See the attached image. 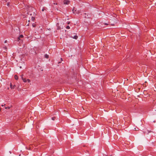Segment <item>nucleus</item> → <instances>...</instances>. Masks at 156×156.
Masks as SVG:
<instances>
[{
    "instance_id": "15",
    "label": "nucleus",
    "mask_w": 156,
    "mask_h": 156,
    "mask_svg": "<svg viewBox=\"0 0 156 156\" xmlns=\"http://www.w3.org/2000/svg\"><path fill=\"white\" fill-rule=\"evenodd\" d=\"M27 14H30V15H32V13H30V12H27Z\"/></svg>"
},
{
    "instance_id": "22",
    "label": "nucleus",
    "mask_w": 156,
    "mask_h": 156,
    "mask_svg": "<svg viewBox=\"0 0 156 156\" xmlns=\"http://www.w3.org/2000/svg\"><path fill=\"white\" fill-rule=\"evenodd\" d=\"M60 59H61V61H62V60H63L62 58H61Z\"/></svg>"
},
{
    "instance_id": "13",
    "label": "nucleus",
    "mask_w": 156,
    "mask_h": 156,
    "mask_svg": "<svg viewBox=\"0 0 156 156\" xmlns=\"http://www.w3.org/2000/svg\"><path fill=\"white\" fill-rule=\"evenodd\" d=\"M27 81L28 83H30V80L29 79H27Z\"/></svg>"
},
{
    "instance_id": "5",
    "label": "nucleus",
    "mask_w": 156,
    "mask_h": 156,
    "mask_svg": "<svg viewBox=\"0 0 156 156\" xmlns=\"http://www.w3.org/2000/svg\"><path fill=\"white\" fill-rule=\"evenodd\" d=\"M144 133L145 134H148L150 132L148 130H146V131H144Z\"/></svg>"
},
{
    "instance_id": "9",
    "label": "nucleus",
    "mask_w": 156,
    "mask_h": 156,
    "mask_svg": "<svg viewBox=\"0 0 156 156\" xmlns=\"http://www.w3.org/2000/svg\"><path fill=\"white\" fill-rule=\"evenodd\" d=\"M44 10H46V9H45V7H43V8H42V11H44Z\"/></svg>"
},
{
    "instance_id": "24",
    "label": "nucleus",
    "mask_w": 156,
    "mask_h": 156,
    "mask_svg": "<svg viewBox=\"0 0 156 156\" xmlns=\"http://www.w3.org/2000/svg\"><path fill=\"white\" fill-rule=\"evenodd\" d=\"M105 25H108V24L107 23H105Z\"/></svg>"
},
{
    "instance_id": "21",
    "label": "nucleus",
    "mask_w": 156,
    "mask_h": 156,
    "mask_svg": "<svg viewBox=\"0 0 156 156\" xmlns=\"http://www.w3.org/2000/svg\"><path fill=\"white\" fill-rule=\"evenodd\" d=\"M4 48L5 49H6V47H4Z\"/></svg>"
},
{
    "instance_id": "23",
    "label": "nucleus",
    "mask_w": 156,
    "mask_h": 156,
    "mask_svg": "<svg viewBox=\"0 0 156 156\" xmlns=\"http://www.w3.org/2000/svg\"><path fill=\"white\" fill-rule=\"evenodd\" d=\"M70 23V22H68L67 24H69Z\"/></svg>"
},
{
    "instance_id": "27",
    "label": "nucleus",
    "mask_w": 156,
    "mask_h": 156,
    "mask_svg": "<svg viewBox=\"0 0 156 156\" xmlns=\"http://www.w3.org/2000/svg\"><path fill=\"white\" fill-rule=\"evenodd\" d=\"M2 106H4V105H2Z\"/></svg>"
},
{
    "instance_id": "7",
    "label": "nucleus",
    "mask_w": 156,
    "mask_h": 156,
    "mask_svg": "<svg viewBox=\"0 0 156 156\" xmlns=\"http://www.w3.org/2000/svg\"><path fill=\"white\" fill-rule=\"evenodd\" d=\"M44 57L46 58H49V55H48L46 54L44 55Z\"/></svg>"
},
{
    "instance_id": "8",
    "label": "nucleus",
    "mask_w": 156,
    "mask_h": 156,
    "mask_svg": "<svg viewBox=\"0 0 156 156\" xmlns=\"http://www.w3.org/2000/svg\"><path fill=\"white\" fill-rule=\"evenodd\" d=\"M19 37L21 38H23V36L22 34L20 35V36H19Z\"/></svg>"
},
{
    "instance_id": "20",
    "label": "nucleus",
    "mask_w": 156,
    "mask_h": 156,
    "mask_svg": "<svg viewBox=\"0 0 156 156\" xmlns=\"http://www.w3.org/2000/svg\"><path fill=\"white\" fill-rule=\"evenodd\" d=\"M58 25H59L58 23H57V24H56L57 26H58Z\"/></svg>"
},
{
    "instance_id": "16",
    "label": "nucleus",
    "mask_w": 156,
    "mask_h": 156,
    "mask_svg": "<svg viewBox=\"0 0 156 156\" xmlns=\"http://www.w3.org/2000/svg\"><path fill=\"white\" fill-rule=\"evenodd\" d=\"M32 7H29L28 8V9H32Z\"/></svg>"
},
{
    "instance_id": "6",
    "label": "nucleus",
    "mask_w": 156,
    "mask_h": 156,
    "mask_svg": "<svg viewBox=\"0 0 156 156\" xmlns=\"http://www.w3.org/2000/svg\"><path fill=\"white\" fill-rule=\"evenodd\" d=\"M14 78L15 80H18V77L16 75H15L14 76Z\"/></svg>"
},
{
    "instance_id": "19",
    "label": "nucleus",
    "mask_w": 156,
    "mask_h": 156,
    "mask_svg": "<svg viewBox=\"0 0 156 156\" xmlns=\"http://www.w3.org/2000/svg\"><path fill=\"white\" fill-rule=\"evenodd\" d=\"M9 3L8 2L7 3V5L9 6Z\"/></svg>"
},
{
    "instance_id": "12",
    "label": "nucleus",
    "mask_w": 156,
    "mask_h": 156,
    "mask_svg": "<svg viewBox=\"0 0 156 156\" xmlns=\"http://www.w3.org/2000/svg\"><path fill=\"white\" fill-rule=\"evenodd\" d=\"M10 108V107L9 106L8 107H5V109H9Z\"/></svg>"
},
{
    "instance_id": "17",
    "label": "nucleus",
    "mask_w": 156,
    "mask_h": 156,
    "mask_svg": "<svg viewBox=\"0 0 156 156\" xmlns=\"http://www.w3.org/2000/svg\"><path fill=\"white\" fill-rule=\"evenodd\" d=\"M32 26L33 27H35V24H33Z\"/></svg>"
},
{
    "instance_id": "10",
    "label": "nucleus",
    "mask_w": 156,
    "mask_h": 156,
    "mask_svg": "<svg viewBox=\"0 0 156 156\" xmlns=\"http://www.w3.org/2000/svg\"><path fill=\"white\" fill-rule=\"evenodd\" d=\"M20 40H21V38L19 36L18 37H17V41H19Z\"/></svg>"
},
{
    "instance_id": "2",
    "label": "nucleus",
    "mask_w": 156,
    "mask_h": 156,
    "mask_svg": "<svg viewBox=\"0 0 156 156\" xmlns=\"http://www.w3.org/2000/svg\"><path fill=\"white\" fill-rule=\"evenodd\" d=\"M10 88L12 89H13L15 88V87H16V86L15 85H14L13 86L12 85V83H10Z\"/></svg>"
},
{
    "instance_id": "3",
    "label": "nucleus",
    "mask_w": 156,
    "mask_h": 156,
    "mask_svg": "<svg viewBox=\"0 0 156 156\" xmlns=\"http://www.w3.org/2000/svg\"><path fill=\"white\" fill-rule=\"evenodd\" d=\"M21 78L23 80L24 82H27V80L26 78H24L23 77V76H21Z\"/></svg>"
},
{
    "instance_id": "18",
    "label": "nucleus",
    "mask_w": 156,
    "mask_h": 156,
    "mask_svg": "<svg viewBox=\"0 0 156 156\" xmlns=\"http://www.w3.org/2000/svg\"><path fill=\"white\" fill-rule=\"evenodd\" d=\"M34 17H32V20H34Z\"/></svg>"
},
{
    "instance_id": "1",
    "label": "nucleus",
    "mask_w": 156,
    "mask_h": 156,
    "mask_svg": "<svg viewBox=\"0 0 156 156\" xmlns=\"http://www.w3.org/2000/svg\"><path fill=\"white\" fill-rule=\"evenodd\" d=\"M63 3L64 4L68 5L69 4L70 1L68 0H64L63 1Z\"/></svg>"
},
{
    "instance_id": "11",
    "label": "nucleus",
    "mask_w": 156,
    "mask_h": 156,
    "mask_svg": "<svg viewBox=\"0 0 156 156\" xmlns=\"http://www.w3.org/2000/svg\"><path fill=\"white\" fill-rule=\"evenodd\" d=\"M66 28L67 29H69L70 28V27L69 26H67L66 27Z\"/></svg>"
},
{
    "instance_id": "14",
    "label": "nucleus",
    "mask_w": 156,
    "mask_h": 156,
    "mask_svg": "<svg viewBox=\"0 0 156 156\" xmlns=\"http://www.w3.org/2000/svg\"><path fill=\"white\" fill-rule=\"evenodd\" d=\"M55 117H52L51 118V119L53 120H55Z\"/></svg>"
},
{
    "instance_id": "26",
    "label": "nucleus",
    "mask_w": 156,
    "mask_h": 156,
    "mask_svg": "<svg viewBox=\"0 0 156 156\" xmlns=\"http://www.w3.org/2000/svg\"><path fill=\"white\" fill-rule=\"evenodd\" d=\"M73 12L74 13V12L73 11Z\"/></svg>"
},
{
    "instance_id": "28",
    "label": "nucleus",
    "mask_w": 156,
    "mask_h": 156,
    "mask_svg": "<svg viewBox=\"0 0 156 156\" xmlns=\"http://www.w3.org/2000/svg\"><path fill=\"white\" fill-rule=\"evenodd\" d=\"M21 67H22L21 66H20V68H21Z\"/></svg>"
},
{
    "instance_id": "29",
    "label": "nucleus",
    "mask_w": 156,
    "mask_h": 156,
    "mask_svg": "<svg viewBox=\"0 0 156 156\" xmlns=\"http://www.w3.org/2000/svg\"><path fill=\"white\" fill-rule=\"evenodd\" d=\"M61 63V62H58V63Z\"/></svg>"
},
{
    "instance_id": "4",
    "label": "nucleus",
    "mask_w": 156,
    "mask_h": 156,
    "mask_svg": "<svg viewBox=\"0 0 156 156\" xmlns=\"http://www.w3.org/2000/svg\"><path fill=\"white\" fill-rule=\"evenodd\" d=\"M72 37H73V38L75 39H77L78 38V37L76 35H75L73 37L72 36Z\"/></svg>"
},
{
    "instance_id": "25",
    "label": "nucleus",
    "mask_w": 156,
    "mask_h": 156,
    "mask_svg": "<svg viewBox=\"0 0 156 156\" xmlns=\"http://www.w3.org/2000/svg\"><path fill=\"white\" fill-rule=\"evenodd\" d=\"M58 29H60V27H59V28H58Z\"/></svg>"
}]
</instances>
